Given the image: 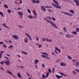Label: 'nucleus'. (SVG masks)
<instances>
[{"label":"nucleus","instance_id":"f257e3e1","mask_svg":"<svg viewBox=\"0 0 79 79\" xmlns=\"http://www.w3.org/2000/svg\"><path fill=\"white\" fill-rule=\"evenodd\" d=\"M52 1L55 5L54 3H52V5L54 6V7H56V8H58L59 9H61V6L58 5V3L57 2L55 1V0H52Z\"/></svg>","mask_w":79,"mask_h":79},{"label":"nucleus","instance_id":"f03ea898","mask_svg":"<svg viewBox=\"0 0 79 79\" xmlns=\"http://www.w3.org/2000/svg\"><path fill=\"white\" fill-rule=\"evenodd\" d=\"M33 13L34 15L35 16H32V15H29L28 16V18H29V19H32V18H34V19H36L37 16V13L34 10H33Z\"/></svg>","mask_w":79,"mask_h":79},{"label":"nucleus","instance_id":"7ed1b4c3","mask_svg":"<svg viewBox=\"0 0 79 79\" xmlns=\"http://www.w3.org/2000/svg\"><path fill=\"white\" fill-rule=\"evenodd\" d=\"M44 19H45V20L47 22H48V23H50V24H51L52 25V26H53V27H55V28H56V29L58 28V27H57V26H56V24H54L53 22L48 20L46 19H45V18H44Z\"/></svg>","mask_w":79,"mask_h":79},{"label":"nucleus","instance_id":"20e7f679","mask_svg":"<svg viewBox=\"0 0 79 79\" xmlns=\"http://www.w3.org/2000/svg\"><path fill=\"white\" fill-rule=\"evenodd\" d=\"M6 61H2L0 62L1 64H3V63H5L7 66H9L10 65V61L7 60H6Z\"/></svg>","mask_w":79,"mask_h":79},{"label":"nucleus","instance_id":"39448f33","mask_svg":"<svg viewBox=\"0 0 79 79\" xmlns=\"http://www.w3.org/2000/svg\"><path fill=\"white\" fill-rule=\"evenodd\" d=\"M6 72L7 73H8V74H10V75H11V76L14 77H15V78H16V77L14 75H13V74H12V73L11 72H10V71L7 70L6 71Z\"/></svg>","mask_w":79,"mask_h":79},{"label":"nucleus","instance_id":"423d86ee","mask_svg":"<svg viewBox=\"0 0 79 79\" xmlns=\"http://www.w3.org/2000/svg\"><path fill=\"white\" fill-rule=\"evenodd\" d=\"M25 35L27 37H28V38H29V39L30 40H32V39L31 38V36L27 32L25 33Z\"/></svg>","mask_w":79,"mask_h":79},{"label":"nucleus","instance_id":"0eeeda50","mask_svg":"<svg viewBox=\"0 0 79 79\" xmlns=\"http://www.w3.org/2000/svg\"><path fill=\"white\" fill-rule=\"evenodd\" d=\"M12 37L14 38L16 40H17V39H18L19 36L16 35H14L12 36Z\"/></svg>","mask_w":79,"mask_h":79},{"label":"nucleus","instance_id":"6e6552de","mask_svg":"<svg viewBox=\"0 0 79 79\" xmlns=\"http://www.w3.org/2000/svg\"><path fill=\"white\" fill-rule=\"evenodd\" d=\"M74 2L76 3V4L77 6H79V1L78 0H73Z\"/></svg>","mask_w":79,"mask_h":79},{"label":"nucleus","instance_id":"1a4fd4ad","mask_svg":"<svg viewBox=\"0 0 79 79\" xmlns=\"http://www.w3.org/2000/svg\"><path fill=\"white\" fill-rule=\"evenodd\" d=\"M60 64L63 66H66V63L63 62L60 63Z\"/></svg>","mask_w":79,"mask_h":79},{"label":"nucleus","instance_id":"9d476101","mask_svg":"<svg viewBox=\"0 0 79 79\" xmlns=\"http://www.w3.org/2000/svg\"><path fill=\"white\" fill-rule=\"evenodd\" d=\"M24 42L25 43H28L29 41H28V38H25L24 39Z\"/></svg>","mask_w":79,"mask_h":79},{"label":"nucleus","instance_id":"9b49d317","mask_svg":"<svg viewBox=\"0 0 79 79\" xmlns=\"http://www.w3.org/2000/svg\"><path fill=\"white\" fill-rule=\"evenodd\" d=\"M41 8L42 10V11H46V9H45V8L43 6H41Z\"/></svg>","mask_w":79,"mask_h":79},{"label":"nucleus","instance_id":"f8f14e48","mask_svg":"<svg viewBox=\"0 0 79 79\" xmlns=\"http://www.w3.org/2000/svg\"><path fill=\"white\" fill-rule=\"evenodd\" d=\"M39 60H37V59H36L35 60L34 63L36 64H37V63H39Z\"/></svg>","mask_w":79,"mask_h":79},{"label":"nucleus","instance_id":"ddd939ff","mask_svg":"<svg viewBox=\"0 0 79 79\" xmlns=\"http://www.w3.org/2000/svg\"><path fill=\"white\" fill-rule=\"evenodd\" d=\"M17 76L19 77L20 78H21V79H23L22 77H21V74L19 73H18L17 74Z\"/></svg>","mask_w":79,"mask_h":79},{"label":"nucleus","instance_id":"4468645a","mask_svg":"<svg viewBox=\"0 0 79 79\" xmlns=\"http://www.w3.org/2000/svg\"><path fill=\"white\" fill-rule=\"evenodd\" d=\"M56 78L57 79H60V78H61V77H62V76L61 75L60 76L58 75H56Z\"/></svg>","mask_w":79,"mask_h":79},{"label":"nucleus","instance_id":"2eb2a0df","mask_svg":"<svg viewBox=\"0 0 79 79\" xmlns=\"http://www.w3.org/2000/svg\"><path fill=\"white\" fill-rule=\"evenodd\" d=\"M46 41H47V42H52V40L51 39H50L49 40V39H48V38H46Z\"/></svg>","mask_w":79,"mask_h":79},{"label":"nucleus","instance_id":"dca6fc26","mask_svg":"<svg viewBox=\"0 0 79 79\" xmlns=\"http://www.w3.org/2000/svg\"><path fill=\"white\" fill-rule=\"evenodd\" d=\"M55 49H56V50H57V51H58L59 52V53H60V52H61L60 50L58 49V48H57L56 47H55Z\"/></svg>","mask_w":79,"mask_h":79},{"label":"nucleus","instance_id":"f3484780","mask_svg":"<svg viewBox=\"0 0 79 79\" xmlns=\"http://www.w3.org/2000/svg\"><path fill=\"white\" fill-rule=\"evenodd\" d=\"M69 11L70 13H72L73 14H74V10H69Z\"/></svg>","mask_w":79,"mask_h":79},{"label":"nucleus","instance_id":"a211bd4d","mask_svg":"<svg viewBox=\"0 0 79 79\" xmlns=\"http://www.w3.org/2000/svg\"><path fill=\"white\" fill-rule=\"evenodd\" d=\"M41 56L43 57V58H47L48 59H49V58L48 57V56H44V55H41Z\"/></svg>","mask_w":79,"mask_h":79},{"label":"nucleus","instance_id":"6ab92c4d","mask_svg":"<svg viewBox=\"0 0 79 79\" xmlns=\"http://www.w3.org/2000/svg\"><path fill=\"white\" fill-rule=\"evenodd\" d=\"M66 37L67 38H71V35L70 34H66Z\"/></svg>","mask_w":79,"mask_h":79},{"label":"nucleus","instance_id":"aec40b11","mask_svg":"<svg viewBox=\"0 0 79 79\" xmlns=\"http://www.w3.org/2000/svg\"><path fill=\"white\" fill-rule=\"evenodd\" d=\"M18 15L19 16H21V15H23V13L19 11L18 12Z\"/></svg>","mask_w":79,"mask_h":79},{"label":"nucleus","instance_id":"412c9836","mask_svg":"<svg viewBox=\"0 0 79 79\" xmlns=\"http://www.w3.org/2000/svg\"><path fill=\"white\" fill-rule=\"evenodd\" d=\"M72 73H73V75L75 76V75H76V74H77V72L74 70H73L72 71Z\"/></svg>","mask_w":79,"mask_h":79},{"label":"nucleus","instance_id":"4be33fe9","mask_svg":"<svg viewBox=\"0 0 79 79\" xmlns=\"http://www.w3.org/2000/svg\"><path fill=\"white\" fill-rule=\"evenodd\" d=\"M17 27H18L19 28H24V27L21 25H17Z\"/></svg>","mask_w":79,"mask_h":79},{"label":"nucleus","instance_id":"5701e85b","mask_svg":"<svg viewBox=\"0 0 79 79\" xmlns=\"http://www.w3.org/2000/svg\"><path fill=\"white\" fill-rule=\"evenodd\" d=\"M21 53H23V54H25V55H27V53L24 51H22Z\"/></svg>","mask_w":79,"mask_h":79},{"label":"nucleus","instance_id":"b1692460","mask_svg":"<svg viewBox=\"0 0 79 79\" xmlns=\"http://www.w3.org/2000/svg\"><path fill=\"white\" fill-rule=\"evenodd\" d=\"M44 7L45 8H52V6H46Z\"/></svg>","mask_w":79,"mask_h":79},{"label":"nucleus","instance_id":"393cba45","mask_svg":"<svg viewBox=\"0 0 79 79\" xmlns=\"http://www.w3.org/2000/svg\"><path fill=\"white\" fill-rule=\"evenodd\" d=\"M27 12L29 13H30V14H31V10L29 9H28L27 10Z\"/></svg>","mask_w":79,"mask_h":79},{"label":"nucleus","instance_id":"a878e982","mask_svg":"<svg viewBox=\"0 0 79 79\" xmlns=\"http://www.w3.org/2000/svg\"><path fill=\"white\" fill-rule=\"evenodd\" d=\"M40 53H41V54H43L44 55H47V56H48V54L47 53H46L44 52H40Z\"/></svg>","mask_w":79,"mask_h":79},{"label":"nucleus","instance_id":"bb28decb","mask_svg":"<svg viewBox=\"0 0 79 79\" xmlns=\"http://www.w3.org/2000/svg\"><path fill=\"white\" fill-rule=\"evenodd\" d=\"M46 77H48V75H49V73L48 72H47L46 74Z\"/></svg>","mask_w":79,"mask_h":79},{"label":"nucleus","instance_id":"cd10ccee","mask_svg":"<svg viewBox=\"0 0 79 79\" xmlns=\"http://www.w3.org/2000/svg\"><path fill=\"white\" fill-rule=\"evenodd\" d=\"M13 47V45H10L8 47V48H12Z\"/></svg>","mask_w":79,"mask_h":79},{"label":"nucleus","instance_id":"c85d7f7f","mask_svg":"<svg viewBox=\"0 0 79 79\" xmlns=\"http://www.w3.org/2000/svg\"><path fill=\"white\" fill-rule=\"evenodd\" d=\"M42 41H43V42H45V41L46 40V39H45V38H42Z\"/></svg>","mask_w":79,"mask_h":79},{"label":"nucleus","instance_id":"c756f323","mask_svg":"<svg viewBox=\"0 0 79 79\" xmlns=\"http://www.w3.org/2000/svg\"><path fill=\"white\" fill-rule=\"evenodd\" d=\"M1 24L3 26H4V27H6V24H5V23H4Z\"/></svg>","mask_w":79,"mask_h":79},{"label":"nucleus","instance_id":"7c9ffc66","mask_svg":"<svg viewBox=\"0 0 79 79\" xmlns=\"http://www.w3.org/2000/svg\"><path fill=\"white\" fill-rule=\"evenodd\" d=\"M76 31L78 32H79V28L77 27L76 28Z\"/></svg>","mask_w":79,"mask_h":79},{"label":"nucleus","instance_id":"2f4dec72","mask_svg":"<svg viewBox=\"0 0 79 79\" xmlns=\"http://www.w3.org/2000/svg\"><path fill=\"white\" fill-rule=\"evenodd\" d=\"M79 62H76V64H75V66H79Z\"/></svg>","mask_w":79,"mask_h":79},{"label":"nucleus","instance_id":"473e14b6","mask_svg":"<svg viewBox=\"0 0 79 79\" xmlns=\"http://www.w3.org/2000/svg\"><path fill=\"white\" fill-rule=\"evenodd\" d=\"M4 8H8V6H7V5L6 4H5L4 5Z\"/></svg>","mask_w":79,"mask_h":79},{"label":"nucleus","instance_id":"72a5a7b5","mask_svg":"<svg viewBox=\"0 0 79 79\" xmlns=\"http://www.w3.org/2000/svg\"><path fill=\"white\" fill-rule=\"evenodd\" d=\"M42 44H39V46H38V47L39 48H42Z\"/></svg>","mask_w":79,"mask_h":79},{"label":"nucleus","instance_id":"f704fd0d","mask_svg":"<svg viewBox=\"0 0 79 79\" xmlns=\"http://www.w3.org/2000/svg\"><path fill=\"white\" fill-rule=\"evenodd\" d=\"M73 34H75V35H76L77 34V32L75 31H73Z\"/></svg>","mask_w":79,"mask_h":79},{"label":"nucleus","instance_id":"c9c22d12","mask_svg":"<svg viewBox=\"0 0 79 79\" xmlns=\"http://www.w3.org/2000/svg\"><path fill=\"white\" fill-rule=\"evenodd\" d=\"M7 12L8 13H11V11L9 9H8L7 10Z\"/></svg>","mask_w":79,"mask_h":79},{"label":"nucleus","instance_id":"e433bc0d","mask_svg":"<svg viewBox=\"0 0 79 79\" xmlns=\"http://www.w3.org/2000/svg\"><path fill=\"white\" fill-rule=\"evenodd\" d=\"M48 71L49 73H52V71H51V69H48Z\"/></svg>","mask_w":79,"mask_h":79},{"label":"nucleus","instance_id":"4c0bfd02","mask_svg":"<svg viewBox=\"0 0 79 79\" xmlns=\"http://www.w3.org/2000/svg\"><path fill=\"white\" fill-rule=\"evenodd\" d=\"M32 2L33 3H36V1L35 0H34L32 1Z\"/></svg>","mask_w":79,"mask_h":79},{"label":"nucleus","instance_id":"58836bf2","mask_svg":"<svg viewBox=\"0 0 79 79\" xmlns=\"http://www.w3.org/2000/svg\"><path fill=\"white\" fill-rule=\"evenodd\" d=\"M48 10L49 13H50V12H52V11L51 10L49 9H48Z\"/></svg>","mask_w":79,"mask_h":79},{"label":"nucleus","instance_id":"ea45409f","mask_svg":"<svg viewBox=\"0 0 79 79\" xmlns=\"http://www.w3.org/2000/svg\"><path fill=\"white\" fill-rule=\"evenodd\" d=\"M52 19L54 21H56V19H55V18L54 17H52Z\"/></svg>","mask_w":79,"mask_h":79},{"label":"nucleus","instance_id":"a19ab883","mask_svg":"<svg viewBox=\"0 0 79 79\" xmlns=\"http://www.w3.org/2000/svg\"><path fill=\"white\" fill-rule=\"evenodd\" d=\"M0 15H1V16H3V13L1 11H0Z\"/></svg>","mask_w":79,"mask_h":79},{"label":"nucleus","instance_id":"79ce46f5","mask_svg":"<svg viewBox=\"0 0 79 79\" xmlns=\"http://www.w3.org/2000/svg\"><path fill=\"white\" fill-rule=\"evenodd\" d=\"M56 63H58L59 62H60V59H59L58 60H56Z\"/></svg>","mask_w":79,"mask_h":79},{"label":"nucleus","instance_id":"37998d69","mask_svg":"<svg viewBox=\"0 0 79 79\" xmlns=\"http://www.w3.org/2000/svg\"><path fill=\"white\" fill-rule=\"evenodd\" d=\"M40 1L39 0H36V3H39Z\"/></svg>","mask_w":79,"mask_h":79},{"label":"nucleus","instance_id":"c03bdc74","mask_svg":"<svg viewBox=\"0 0 79 79\" xmlns=\"http://www.w3.org/2000/svg\"><path fill=\"white\" fill-rule=\"evenodd\" d=\"M68 58H69V59H72V57H71V56H68Z\"/></svg>","mask_w":79,"mask_h":79},{"label":"nucleus","instance_id":"a18cd8bd","mask_svg":"<svg viewBox=\"0 0 79 79\" xmlns=\"http://www.w3.org/2000/svg\"><path fill=\"white\" fill-rule=\"evenodd\" d=\"M42 77L43 78H46V76H45V75L43 74L42 75Z\"/></svg>","mask_w":79,"mask_h":79},{"label":"nucleus","instance_id":"49530a36","mask_svg":"<svg viewBox=\"0 0 79 79\" xmlns=\"http://www.w3.org/2000/svg\"><path fill=\"white\" fill-rule=\"evenodd\" d=\"M16 10H21V7H19L17 8Z\"/></svg>","mask_w":79,"mask_h":79},{"label":"nucleus","instance_id":"de8ad7c7","mask_svg":"<svg viewBox=\"0 0 79 79\" xmlns=\"http://www.w3.org/2000/svg\"><path fill=\"white\" fill-rule=\"evenodd\" d=\"M2 54L0 52V58H2Z\"/></svg>","mask_w":79,"mask_h":79},{"label":"nucleus","instance_id":"09e8293b","mask_svg":"<svg viewBox=\"0 0 79 79\" xmlns=\"http://www.w3.org/2000/svg\"><path fill=\"white\" fill-rule=\"evenodd\" d=\"M75 71H77V72H78V73H79V69H75Z\"/></svg>","mask_w":79,"mask_h":79},{"label":"nucleus","instance_id":"8fccbe9b","mask_svg":"<svg viewBox=\"0 0 79 79\" xmlns=\"http://www.w3.org/2000/svg\"><path fill=\"white\" fill-rule=\"evenodd\" d=\"M36 39L37 41H39V37H36Z\"/></svg>","mask_w":79,"mask_h":79},{"label":"nucleus","instance_id":"3c124183","mask_svg":"<svg viewBox=\"0 0 79 79\" xmlns=\"http://www.w3.org/2000/svg\"><path fill=\"white\" fill-rule=\"evenodd\" d=\"M72 61L73 62H76L77 60H75V59H73Z\"/></svg>","mask_w":79,"mask_h":79},{"label":"nucleus","instance_id":"603ef678","mask_svg":"<svg viewBox=\"0 0 79 79\" xmlns=\"http://www.w3.org/2000/svg\"><path fill=\"white\" fill-rule=\"evenodd\" d=\"M59 74H61V76H62H62L63 75V73H59Z\"/></svg>","mask_w":79,"mask_h":79},{"label":"nucleus","instance_id":"864d4df0","mask_svg":"<svg viewBox=\"0 0 79 79\" xmlns=\"http://www.w3.org/2000/svg\"><path fill=\"white\" fill-rule=\"evenodd\" d=\"M6 55L7 56H11V54H6Z\"/></svg>","mask_w":79,"mask_h":79},{"label":"nucleus","instance_id":"5fc2aeb1","mask_svg":"<svg viewBox=\"0 0 79 79\" xmlns=\"http://www.w3.org/2000/svg\"><path fill=\"white\" fill-rule=\"evenodd\" d=\"M64 30L65 32L66 31V29L64 27Z\"/></svg>","mask_w":79,"mask_h":79},{"label":"nucleus","instance_id":"6e6d98bb","mask_svg":"<svg viewBox=\"0 0 79 79\" xmlns=\"http://www.w3.org/2000/svg\"><path fill=\"white\" fill-rule=\"evenodd\" d=\"M22 4V0H20L19 4Z\"/></svg>","mask_w":79,"mask_h":79},{"label":"nucleus","instance_id":"4d7b16f0","mask_svg":"<svg viewBox=\"0 0 79 79\" xmlns=\"http://www.w3.org/2000/svg\"><path fill=\"white\" fill-rule=\"evenodd\" d=\"M52 54L54 55H55V56H56V55L55 54V53L54 52H52Z\"/></svg>","mask_w":79,"mask_h":79},{"label":"nucleus","instance_id":"13d9d810","mask_svg":"<svg viewBox=\"0 0 79 79\" xmlns=\"http://www.w3.org/2000/svg\"><path fill=\"white\" fill-rule=\"evenodd\" d=\"M0 53H3L5 52L4 51H0Z\"/></svg>","mask_w":79,"mask_h":79},{"label":"nucleus","instance_id":"bf43d9fd","mask_svg":"<svg viewBox=\"0 0 79 79\" xmlns=\"http://www.w3.org/2000/svg\"><path fill=\"white\" fill-rule=\"evenodd\" d=\"M71 37H72V38L74 37V36L73 35H70V38Z\"/></svg>","mask_w":79,"mask_h":79},{"label":"nucleus","instance_id":"052dcab7","mask_svg":"<svg viewBox=\"0 0 79 79\" xmlns=\"http://www.w3.org/2000/svg\"><path fill=\"white\" fill-rule=\"evenodd\" d=\"M41 65L43 68H44V67H45V65H44V64H43Z\"/></svg>","mask_w":79,"mask_h":79},{"label":"nucleus","instance_id":"680f3d73","mask_svg":"<svg viewBox=\"0 0 79 79\" xmlns=\"http://www.w3.org/2000/svg\"><path fill=\"white\" fill-rule=\"evenodd\" d=\"M27 76H30V75H29V74L28 73H27Z\"/></svg>","mask_w":79,"mask_h":79},{"label":"nucleus","instance_id":"e2e57ef3","mask_svg":"<svg viewBox=\"0 0 79 79\" xmlns=\"http://www.w3.org/2000/svg\"><path fill=\"white\" fill-rule=\"evenodd\" d=\"M54 51L56 53V54H58V52H56V51L55 50H54Z\"/></svg>","mask_w":79,"mask_h":79},{"label":"nucleus","instance_id":"0e129e2a","mask_svg":"<svg viewBox=\"0 0 79 79\" xmlns=\"http://www.w3.org/2000/svg\"><path fill=\"white\" fill-rule=\"evenodd\" d=\"M0 69L1 70H3V68L1 67L0 68Z\"/></svg>","mask_w":79,"mask_h":79},{"label":"nucleus","instance_id":"69168bd1","mask_svg":"<svg viewBox=\"0 0 79 79\" xmlns=\"http://www.w3.org/2000/svg\"><path fill=\"white\" fill-rule=\"evenodd\" d=\"M36 45L37 46H38L39 45V43H36Z\"/></svg>","mask_w":79,"mask_h":79},{"label":"nucleus","instance_id":"338daca9","mask_svg":"<svg viewBox=\"0 0 79 79\" xmlns=\"http://www.w3.org/2000/svg\"><path fill=\"white\" fill-rule=\"evenodd\" d=\"M49 19L50 20H52V18H51L50 17H49Z\"/></svg>","mask_w":79,"mask_h":79},{"label":"nucleus","instance_id":"774afa93","mask_svg":"<svg viewBox=\"0 0 79 79\" xmlns=\"http://www.w3.org/2000/svg\"><path fill=\"white\" fill-rule=\"evenodd\" d=\"M3 44V42H0V44Z\"/></svg>","mask_w":79,"mask_h":79}]
</instances>
